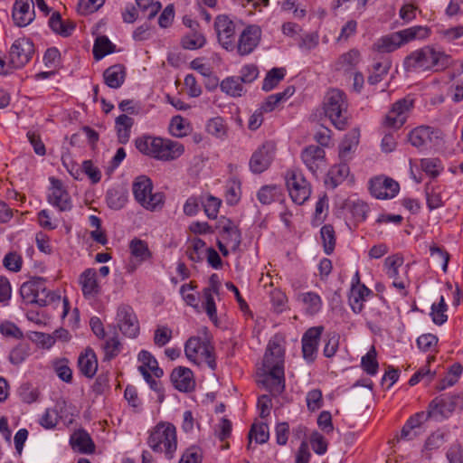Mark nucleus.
<instances>
[{
    "mask_svg": "<svg viewBox=\"0 0 463 463\" xmlns=\"http://www.w3.org/2000/svg\"><path fill=\"white\" fill-rule=\"evenodd\" d=\"M450 63L449 55L431 46H424L411 52L403 61L407 71H443Z\"/></svg>",
    "mask_w": 463,
    "mask_h": 463,
    "instance_id": "f257e3e1",
    "label": "nucleus"
},
{
    "mask_svg": "<svg viewBox=\"0 0 463 463\" xmlns=\"http://www.w3.org/2000/svg\"><path fill=\"white\" fill-rule=\"evenodd\" d=\"M136 147L140 153L160 161L175 160L184 152V146L177 141L151 136L137 138Z\"/></svg>",
    "mask_w": 463,
    "mask_h": 463,
    "instance_id": "f03ea898",
    "label": "nucleus"
},
{
    "mask_svg": "<svg viewBox=\"0 0 463 463\" xmlns=\"http://www.w3.org/2000/svg\"><path fill=\"white\" fill-rule=\"evenodd\" d=\"M147 444L154 452L164 453L166 458H173L177 449L175 427L171 423H158L151 430Z\"/></svg>",
    "mask_w": 463,
    "mask_h": 463,
    "instance_id": "7ed1b4c3",
    "label": "nucleus"
},
{
    "mask_svg": "<svg viewBox=\"0 0 463 463\" xmlns=\"http://www.w3.org/2000/svg\"><path fill=\"white\" fill-rule=\"evenodd\" d=\"M324 110L326 116L337 129L343 130L346 128L348 101L344 91L338 89L328 90L324 99Z\"/></svg>",
    "mask_w": 463,
    "mask_h": 463,
    "instance_id": "20e7f679",
    "label": "nucleus"
},
{
    "mask_svg": "<svg viewBox=\"0 0 463 463\" xmlns=\"http://www.w3.org/2000/svg\"><path fill=\"white\" fill-rule=\"evenodd\" d=\"M463 409V396L459 393H444L435 397L428 406V416L436 421L449 419L457 410Z\"/></svg>",
    "mask_w": 463,
    "mask_h": 463,
    "instance_id": "39448f33",
    "label": "nucleus"
},
{
    "mask_svg": "<svg viewBox=\"0 0 463 463\" xmlns=\"http://www.w3.org/2000/svg\"><path fill=\"white\" fill-rule=\"evenodd\" d=\"M153 184L146 175L135 178L132 184V192L136 201L145 209L155 211L164 203L165 196L162 193H152Z\"/></svg>",
    "mask_w": 463,
    "mask_h": 463,
    "instance_id": "423d86ee",
    "label": "nucleus"
},
{
    "mask_svg": "<svg viewBox=\"0 0 463 463\" xmlns=\"http://www.w3.org/2000/svg\"><path fill=\"white\" fill-rule=\"evenodd\" d=\"M20 294L24 302L41 307L48 305L56 298L54 293L47 290L46 281L41 277H34L24 282L20 288Z\"/></svg>",
    "mask_w": 463,
    "mask_h": 463,
    "instance_id": "0eeeda50",
    "label": "nucleus"
},
{
    "mask_svg": "<svg viewBox=\"0 0 463 463\" xmlns=\"http://www.w3.org/2000/svg\"><path fill=\"white\" fill-rule=\"evenodd\" d=\"M184 353L191 362L196 364L205 363L213 371L216 369L213 346L208 340L199 336L190 337L185 343Z\"/></svg>",
    "mask_w": 463,
    "mask_h": 463,
    "instance_id": "6e6552de",
    "label": "nucleus"
},
{
    "mask_svg": "<svg viewBox=\"0 0 463 463\" xmlns=\"http://www.w3.org/2000/svg\"><path fill=\"white\" fill-rule=\"evenodd\" d=\"M285 181L289 196L295 203L301 205L309 198L311 186L300 170H288Z\"/></svg>",
    "mask_w": 463,
    "mask_h": 463,
    "instance_id": "1a4fd4ad",
    "label": "nucleus"
},
{
    "mask_svg": "<svg viewBox=\"0 0 463 463\" xmlns=\"http://www.w3.org/2000/svg\"><path fill=\"white\" fill-rule=\"evenodd\" d=\"M414 99L405 97L394 102L383 119V126L398 129L406 122L412 108Z\"/></svg>",
    "mask_w": 463,
    "mask_h": 463,
    "instance_id": "9d476101",
    "label": "nucleus"
},
{
    "mask_svg": "<svg viewBox=\"0 0 463 463\" xmlns=\"http://www.w3.org/2000/svg\"><path fill=\"white\" fill-rule=\"evenodd\" d=\"M384 265L386 274L392 279V286L400 291L402 297L407 296L406 288L409 286V280L406 277L407 270L402 268V257L399 255L389 256L385 259Z\"/></svg>",
    "mask_w": 463,
    "mask_h": 463,
    "instance_id": "9b49d317",
    "label": "nucleus"
},
{
    "mask_svg": "<svg viewBox=\"0 0 463 463\" xmlns=\"http://www.w3.org/2000/svg\"><path fill=\"white\" fill-rule=\"evenodd\" d=\"M117 326L128 337L135 338L139 334V322L133 310L128 305H121L117 311Z\"/></svg>",
    "mask_w": 463,
    "mask_h": 463,
    "instance_id": "f8f14e48",
    "label": "nucleus"
},
{
    "mask_svg": "<svg viewBox=\"0 0 463 463\" xmlns=\"http://www.w3.org/2000/svg\"><path fill=\"white\" fill-rule=\"evenodd\" d=\"M272 367L273 370H263V372L259 374L257 382L273 396H277L282 393L285 389L284 369H280L278 365H272Z\"/></svg>",
    "mask_w": 463,
    "mask_h": 463,
    "instance_id": "ddd939ff",
    "label": "nucleus"
},
{
    "mask_svg": "<svg viewBox=\"0 0 463 463\" xmlns=\"http://www.w3.org/2000/svg\"><path fill=\"white\" fill-rule=\"evenodd\" d=\"M410 143L418 148L437 146L441 138V133L430 127L420 126L409 133Z\"/></svg>",
    "mask_w": 463,
    "mask_h": 463,
    "instance_id": "4468645a",
    "label": "nucleus"
},
{
    "mask_svg": "<svg viewBox=\"0 0 463 463\" xmlns=\"http://www.w3.org/2000/svg\"><path fill=\"white\" fill-rule=\"evenodd\" d=\"M214 27L221 45L227 51H232L235 47L233 22L227 15L221 14L216 17Z\"/></svg>",
    "mask_w": 463,
    "mask_h": 463,
    "instance_id": "2eb2a0df",
    "label": "nucleus"
},
{
    "mask_svg": "<svg viewBox=\"0 0 463 463\" xmlns=\"http://www.w3.org/2000/svg\"><path fill=\"white\" fill-rule=\"evenodd\" d=\"M34 52L33 43L28 38H19L14 41L10 49V61L15 68L25 65Z\"/></svg>",
    "mask_w": 463,
    "mask_h": 463,
    "instance_id": "dca6fc26",
    "label": "nucleus"
},
{
    "mask_svg": "<svg viewBox=\"0 0 463 463\" xmlns=\"http://www.w3.org/2000/svg\"><path fill=\"white\" fill-rule=\"evenodd\" d=\"M221 240L230 248V250L236 251L241 241V234L237 225L230 219L222 217L219 219L217 227Z\"/></svg>",
    "mask_w": 463,
    "mask_h": 463,
    "instance_id": "f3484780",
    "label": "nucleus"
},
{
    "mask_svg": "<svg viewBox=\"0 0 463 463\" xmlns=\"http://www.w3.org/2000/svg\"><path fill=\"white\" fill-rule=\"evenodd\" d=\"M399 184L392 178L377 176L370 181V192L377 199L393 198L399 192Z\"/></svg>",
    "mask_w": 463,
    "mask_h": 463,
    "instance_id": "a211bd4d",
    "label": "nucleus"
},
{
    "mask_svg": "<svg viewBox=\"0 0 463 463\" xmlns=\"http://www.w3.org/2000/svg\"><path fill=\"white\" fill-rule=\"evenodd\" d=\"M260 37L261 30L259 26H247L240 35L237 44L238 53L241 56L251 53L260 43Z\"/></svg>",
    "mask_w": 463,
    "mask_h": 463,
    "instance_id": "6ab92c4d",
    "label": "nucleus"
},
{
    "mask_svg": "<svg viewBox=\"0 0 463 463\" xmlns=\"http://www.w3.org/2000/svg\"><path fill=\"white\" fill-rule=\"evenodd\" d=\"M12 18L18 27L29 25L35 18L34 4L33 0H15Z\"/></svg>",
    "mask_w": 463,
    "mask_h": 463,
    "instance_id": "aec40b11",
    "label": "nucleus"
},
{
    "mask_svg": "<svg viewBox=\"0 0 463 463\" xmlns=\"http://www.w3.org/2000/svg\"><path fill=\"white\" fill-rule=\"evenodd\" d=\"M274 154V146L271 143H264L251 156L250 168L255 174H260L268 169Z\"/></svg>",
    "mask_w": 463,
    "mask_h": 463,
    "instance_id": "412c9836",
    "label": "nucleus"
},
{
    "mask_svg": "<svg viewBox=\"0 0 463 463\" xmlns=\"http://www.w3.org/2000/svg\"><path fill=\"white\" fill-rule=\"evenodd\" d=\"M323 329V326L310 327L302 336L303 358L308 363H312L316 359L317 346Z\"/></svg>",
    "mask_w": 463,
    "mask_h": 463,
    "instance_id": "4be33fe9",
    "label": "nucleus"
},
{
    "mask_svg": "<svg viewBox=\"0 0 463 463\" xmlns=\"http://www.w3.org/2000/svg\"><path fill=\"white\" fill-rule=\"evenodd\" d=\"M52 186L48 195V202L61 212H68L72 208L69 193L63 188L61 181L52 179Z\"/></svg>",
    "mask_w": 463,
    "mask_h": 463,
    "instance_id": "5701e85b",
    "label": "nucleus"
},
{
    "mask_svg": "<svg viewBox=\"0 0 463 463\" xmlns=\"http://www.w3.org/2000/svg\"><path fill=\"white\" fill-rule=\"evenodd\" d=\"M301 159L307 169L316 174L319 168L325 165L326 153L322 147L311 145L303 149Z\"/></svg>",
    "mask_w": 463,
    "mask_h": 463,
    "instance_id": "b1692460",
    "label": "nucleus"
},
{
    "mask_svg": "<svg viewBox=\"0 0 463 463\" xmlns=\"http://www.w3.org/2000/svg\"><path fill=\"white\" fill-rule=\"evenodd\" d=\"M79 284L80 285L83 297L87 299L96 298L100 292L95 269H86L79 277Z\"/></svg>",
    "mask_w": 463,
    "mask_h": 463,
    "instance_id": "393cba45",
    "label": "nucleus"
},
{
    "mask_svg": "<svg viewBox=\"0 0 463 463\" xmlns=\"http://www.w3.org/2000/svg\"><path fill=\"white\" fill-rule=\"evenodd\" d=\"M284 349L276 341H269L263 358V370H273L272 365L284 369Z\"/></svg>",
    "mask_w": 463,
    "mask_h": 463,
    "instance_id": "a878e982",
    "label": "nucleus"
},
{
    "mask_svg": "<svg viewBox=\"0 0 463 463\" xmlns=\"http://www.w3.org/2000/svg\"><path fill=\"white\" fill-rule=\"evenodd\" d=\"M171 381L175 389L180 392H189L195 385L193 372L189 368L182 366L173 370Z\"/></svg>",
    "mask_w": 463,
    "mask_h": 463,
    "instance_id": "bb28decb",
    "label": "nucleus"
},
{
    "mask_svg": "<svg viewBox=\"0 0 463 463\" xmlns=\"http://www.w3.org/2000/svg\"><path fill=\"white\" fill-rule=\"evenodd\" d=\"M103 78L107 86L118 89L125 81L126 69L121 64L112 65L104 71Z\"/></svg>",
    "mask_w": 463,
    "mask_h": 463,
    "instance_id": "cd10ccee",
    "label": "nucleus"
},
{
    "mask_svg": "<svg viewBox=\"0 0 463 463\" xmlns=\"http://www.w3.org/2000/svg\"><path fill=\"white\" fill-rule=\"evenodd\" d=\"M80 371L88 378H92L98 370V360L94 351L87 348L78 359Z\"/></svg>",
    "mask_w": 463,
    "mask_h": 463,
    "instance_id": "c85d7f7f",
    "label": "nucleus"
},
{
    "mask_svg": "<svg viewBox=\"0 0 463 463\" xmlns=\"http://www.w3.org/2000/svg\"><path fill=\"white\" fill-rule=\"evenodd\" d=\"M297 300L303 305L306 313L308 315H316L321 310L322 299L316 292L308 291L298 293L297 295Z\"/></svg>",
    "mask_w": 463,
    "mask_h": 463,
    "instance_id": "c756f323",
    "label": "nucleus"
},
{
    "mask_svg": "<svg viewBox=\"0 0 463 463\" xmlns=\"http://www.w3.org/2000/svg\"><path fill=\"white\" fill-rule=\"evenodd\" d=\"M48 24L53 33L62 37L70 36L75 29V24L69 20H62L59 12L52 14Z\"/></svg>",
    "mask_w": 463,
    "mask_h": 463,
    "instance_id": "7c9ffc66",
    "label": "nucleus"
},
{
    "mask_svg": "<svg viewBox=\"0 0 463 463\" xmlns=\"http://www.w3.org/2000/svg\"><path fill=\"white\" fill-rule=\"evenodd\" d=\"M372 294V291L364 285H353L349 296V304L352 310L358 314L364 308L363 302L365 298Z\"/></svg>",
    "mask_w": 463,
    "mask_h": 463,
    "instance_id": "2f4dec72",
    "label": "nucleus"
},
{
    "mask_svg": "<svg viewBox=\"0 0 463 463\" xmlns=\"http://www.w3.org/2000/svg\"><path fill=\"white\" fill-rule=\"evenodd\" d=\"M359 142V132L356 129L348 133L339 146V158L341 161H348L354 152Z\"/></svg>",
    "mask_w": 463,
    "mask_h": 463,
    "instance_id": "473e14b6",
    "label": "nucleus"
},
{
    "mask_svg": "<svg viewBox=\"0 0 463 463\" xmlns=\"http://www.w3.org/2000/svg\"><path fill=\"white\" fill-rule=\"evenodd\" d=\"M361 54L357 49H351L339 56L335 63L336 71H351L360 61Z\"/></svg>",
    "mask_w": 463,
    "mask_h": 463,
    "instance_id": "72a5a7b5",
    "label": "nucleus"
},
{
    "mask_svg": "<svg viewBox=\"0 0 463 463\" xmlns=\"http://www.w3.org/2000/svg\"><path fill=\"white\" fill-rule=\"evenodd\" d=\"M106 201L109 208L113 210H120L128 202L127 189L118 186L108 190Z\"/></svg>",
    "mask_w": 463,
    "mask_h": 463,
    "instance_id": "f704fd0d",
    "label": "nucleus"
},
{
    "mask_svg": "<svg viewBox=\"0 0 463 463\" xmlns=\"http://www.w3.org/2000/svg\"><path fill=\"white\" fill-rule=\"evenodd\" d=\"M71 444L80 453H92L95 448L90 435L85 431L75 432L71 438Z\"/></svg>",
    "mask_w": 463,
    "mask_h": 463,
    "instance_id": "c9c22d12",
    "label": "nucleus"
},
{
    "mask_svg": "<svg viewBox=\"0 0 463 463\" xmlns=\"http://www.w3.org/2000/svg\"><path fill=\"white\" fill-rule=\"evenodd\" d=\"M430 31L428 27L417 25L398 31L396 33L402 45L415 39H425L430 35Z\"/></svg>",
    "mask_w": 463,
    "mask_h": 463,
    "instance_id": "e433bc0d",
    "label": "nucleus"
},
{
    "mask_svg": "<svg viewBox=\"0 0 463 463\" xmlns=\"http://www.w3.org/2000/svg\"><path fill=\"white\" fill-rule=\"evenodd\" d=\"M138 361L142 364L139 367H145V370L155 377L160 378L163 375V370L158 366L157 361L148 351L142 350L138 354Z\"/></svg>",
    "mask_w": 463,
    "mask_h": 463,
    "instance_id": "4c0bfd02",
    "label": "nucleus"
},
{
    "mask_svg": "<svg viewBox=\"0 0 463 463\" xmlns=\"http://www.w3.org/2000/svg\"><path fill=\"white\" fill-rule=\"evenodd\" d=\"M220 88L222 92L233 98L241 97L244 93L242 81L239 77H227L221 82Z\"/></svg>",
    "mask_w": 463,
    "mask_h": 463,
    "instance_id": "58836bf2",
    "label": "nucleus"
},
{
    "mask_svg": "<svg viewBox=\"0 0 463 463\" xmlns=\"http://www.w3.org/2000/svg\"><path fill=\"white\" fill-rule=\"evenodd\" d=\"M347 161H341L339 164L331 167L328 172L329 184L335 188L339 184L345 181L349 175V166Z\"/></svg>",
    "mask_w": 463,
    "mask_h": 463,
    "instance_id": "ea45409f",
    "label": "nucleus"
},
{
    "mask_svg": "<svg viewBox=\"0 0 463 463\" xmlns=\"http://www.w3.org/2000/svg\"><path fill=\"white\" fill-rule=\"evenodd\" d=\"M281 196V188L276 184L263 185L258 192L257 197L260 203L270 204Z\"/></svg>",
    "mask_w": 463,
    "mask_h": 463,
    "instance_id": "a19ab883",
    "label": "nucleus"
},
{
    "mask_svg": "<svg viewBox=\"0 0 463 463\" xmlns=\"http://www.w3.org/2000/svg\"><path fill=\"white\" fill-rule=\"evenodd\" d=\"M401 46L402 43L397 33L383 36L374 43V48L380 52H392Z\"/></svg>",
    "mask_w": 463,
    "mask_h": 463,
    "instance_id": "79ce46f5",
    "label": "nucleus"
},
{
    "mask_svg": "<svg viewBox=\"0 0 463 463\" xmlns=\"http://www.w3.org/2000/svg\"><path fill=\"white\" fill-rule=\"evenodd\" d=\"M115 47L107 36L97 37L92 51L94 58L97 61L101 60L106 55L114 52Z\"/></svg>",
    "mask_w": 463,
    "mask_h": 463,
    "instance_id": "37998d69",
    "label": "nucleus"
},
{
    "mask_svg": "<svg viewBox=\"0 0 463 463\" xmlns=\"http://www.w3.org/2000/svg\"><path fill=\"white\" fill-rule=\"evenodd\" d=\"M129 250L131 255L140 262L145 261L151 257V252L147 243L138 238H135L129 242Z\"/></svg>",
    "mask_w": 463,
    "mask_h": 463,
    "instance_id": "c03bdc74",
    "label": "nucleus"
},
{
    "mask_svg": "<svg viewBox=\"0 0 463 463\" xmlns=\"http://www.w3.org/2000/svg\"><path fill=\"white\" fill-rule=\"evenodd\" d=\"M269 437V427L266 423L252 424L248 435V449L250 448L252 439H254L256 443L263 444L268 441Z\"/></svg>",
    "mask_w": 463,
    "mask_h": 463,
    "instance_id": "a18cd8bd",
    "label": "nucleus"
},
{
    "mask_svg": "<svg viewBox=\"0 0 463 463\" xmlns=\"http://www.w3.org/2000/svg\"><path fill=\"white\" fill-rule=\"evenodd\" d=\"M320 236L326 255H330L335 246V234L334 227L330 224L324 225L320 230Z\"/></svg>",
    "mask_w": 463,
    "mask_h": 463,
    "instance_id": "49530a36",
    "label": "nucleus"
},
{
    "mask_svg": "<svg viewBox=\"0 0 463 463\" xmlns=\"http://www.w3.org/2000/svg\"><path fill=\"white\" fill-rule=\"evenodd\" d=\"M138 10L148 20L153 19L160 11L161 4L155 0H136Z\"/></svg>",
    "mask_w": 463,
    "mask_h": 463,
    "instance_id": "de8ad7c7",
    "label": "nucleus"
},
{
    "mask_svg": "<svg viewBox=\"0 0 463 463\" xmlns=\"http://www.w3.org/2000/svg\"><path fill=\"white\" fill-rule=\"evenodd\" d=\"M170 133L176 137L186 136L190 131V124L181 116L172 118L169 125Z\"/></svg>",
    "mask_w": 463,
    "mask_h": 463,
    "instance_id": "09e8293b",
    "label": "nucleus"
},
{
    "mask_svg": "<svg viewBox=\"0 0 463 463\" xmlns=\"http://www.w3.org/2000/svg\"><path fill=\"white\" fill-rule=\"evenodd\" d=\"M284 77H285V70L284 69L273 68L267 73V75L263 80L262 90L265 91H269V90H273L279 83V81L284 79Z\"/></svg>",
    "mask_w": 463,
    "mask_h": 463,
    "instance_id": "8fccbe9b",
    "label": "nucleus"
},
{
    "mask_svg": "<svg viewBox=\"0 0 463 463\" xmlns=\"http://www.w3.org/2000/svg\"><path fill=\"white\" fill-rule=\"evenodd\" d=\"M30 354V345L27 343H20L13 348L9 354V361L14 364L19 365L25 361Z\"/></svg>",
    "mask_w": 463,
    "mask_h": 463,
    "instance_id": "3c124183",
    "label": "nucleus"
},
{
    "mask_svg": "<svg viewBox=\"0 0 463 463\" xmlns=\"http://www.w3.org/2000/svg\"><path fill=\"white\" fill-rule=\"evenodd\" d=\"M376 355L375 348L372 346L367 354L362 357V367L369 375H374L378 371L379 364L376 360Z\"/></svg>",
    "mask_w": 463,
    "mask_h": 463,
    "instance_id": "603ef678",
    "label": "nucleus"
},
{
    "mask_svg": "<svg viewBox=\"0 0 463 463\" xmlns=\"http://www.w3.org/2000/svg\"><path fill=\"white\" fill-rule=\"evenodd\" d=\"M446 311H447V305L445 303V299L443 297H440L439 302L438 304L434 303L431 306L430 316H431L432 321L436 325H439V326L444 324L448 319Z\"/></svg>",
    "mask_w": 463,
    "mask_h": 463,
    "instance_id": "864d4df0",
    "label": "nucleus"
},
{
    "mask_svg": "<svg viewBox=\"0 0 463 463\" xmlns=\"http://www.w3.org/2000/svg\"><path fill=\"white\" fill-rule=\"evenodd\" d=\"M435 371H431L428 365L420 368L409 380V384L414 386L420 382L429 384L434 379Z\"/></svg>",
    "mask_w": 463,
    "mask_h": 463,
    "instance_id": "5fc2aeb1",
    "label": "nucleus"
},
{
    "mask_svg": "<svg viewBox=\"0 0 463 463\" xmlns=\"http://www.w3.org/2000/svg\"><path fill=\"white\" fill-rule=\"evenodd\" d=\"M391 67V63L388 61L376 62L373 65V71L368 77V82L372 85H375L380 82L383 77L388 73Z\"/></svg>",
    "mask_w": 463,
    "mask_h": 463,
    "instance_id": "6e6d98bb",
    "label": "nucleus"
},
{
    "mask_svg": "<svg viewBox=\"0 0 463 463\" xmlns=\"http://www.w3.org/2000/svg\"><path fill=\"white\" fill-rule=\"evenodd\" d=\"M205 247V242L199 239H194L191 245L186 250L188 258L194 262H199L203 260V251Z\"/></svg>",
    "mask_w": 463,
    "mask_h": 463,
    "instance_id": "4d7b16f0",
    "label": "nucleus"
},
{
    "mask_svg": "<svg viewBox=\"0 0 463 463\" xmlns=\"http://www.w3.org/2000/svg\"><path fill=\"white\" fill-rule=\"evenodd\" d=\"M104 359L111 360L115 358L121 351V344L118 337L109 338L103 345Z\"/></svg>",
    "mask_w": 463,
    "mask_h": 463,
    "instance_id": "13d9d810",
    "label": "nucleus"
},
{
    "mask_svg": "<svg viewBox=\"0 0 463 463\" xmlns=\"http://www.w3.org/2000/svg\"><path fill=\"white\" fill-rule=\"evenodd\" d=\"M421 169L431 177H436L442 170L440 160L438 158H424L420 161Z\"/></svg>",
    "mask_w": 463,
    "mask_h": 463,
    "instance_id": "bf43d9fd",
    "label": "nucleus"
},
{
    "mask_svg": "<svg viewBox=\"0 0 463 463\" xmlns=\"http://www.w3.org/2000/svg\"><path fill=\"white\" fill-rule=\"evenodd\" d=\"M207 132L216 137H222L226 134V127L220 117L210 119L206 126Z\"/></svg>",
    "mask_w": 463,
    "mask_h": 463,
    "instance_id": "052dcab7",
    "label": "nucleus"
},
{
    "mask_svg": "<svg viewBox=\"0 0 463 463\" xmlns=\"http://www.w3.org/2000/svg\"><path fill=\"white\" fill-rule=\"evenodd\" d=\"M181 43L184 49L195 50L203 46L205 39L202 34H188L183 37Z\"/></svg>",
    "mask_w": 463,
    "mask_h": 463,
    "instance_id": "680f3d73",
    "label": "nucleus"
},
{
    "mask_svg": "<svg viewBox=\"0 0 463 463\" xmlns=\"http://www.w3.org/2000/svg\"><path fill=\"white\" fill-rule=\"evenodd\" d=\"M172 338V330L165 326H158L154 334V343L162 347L165 345Z\"/></svg>",
    "mask_w": 463,
    "mask_h": 463,
    "instance_id": "e2e57ef3",
    "label": "nucleus"
},
{
    "mask_svg": "<svg viewBox=\"0 0 463 463\" xmlns=\"http://www.w3.org/2000/svg\"><path fill=\"white\" fill-rule=\"evenodd\" d=\"M319 43V36L317 33H309L301 37L298 43L300 49L309 52L317 47Z\"/></svg>",
    "mask_w": 463,
    "mask_h": 463,
    "instance_id": "0e129e2a",
    "label": "nucleus"
},
{
    "mask_svg": "<svg viewBox=\"0 0 463 463\" xmlns=\"http://www.w3.org/2000/svg\"><path fill=\"white\" fill-rule=\"evenodd\" d=\"M0 333L6 336L15 339H21L24 337V334L21 329L12 322H4L0 325Z\"/></svg>",
    "mask_w": 463,
    "mask_h": 463,
    "instance_id": "69168bd1",
    "label": "nucleus"
},
{
    "mask_svg": "<svg viewBox=\"0 0 463 463\" xmlns=\"http://www.w3.org/2000/svg\"><path fill=\"white\" fill-rule=\"evenodd\" d=\"M259 75V70L257 66L253 64H248L241 68L240 71L239 79L242 83H251L254 81Z\"/></svg>",
    "mask_w": 463,
    "mask_h": 463,
    "instance_id": "338daca9",
    "label": "nucleus"
},
{
    "mask_svg": "<svg viewBox=\"0 0 463 463\" xmlns=\"http://www.w3.org/2000/svg\"><path fill=\"white\" fill-rule=\"evenodd\" d=\"M221 200L214 197L209 196L206 202L203 204L205 214L210 219H216L219 212V208L221 206Z\"/></svg>",
    "mask_w": 463,
    "mask_h": 463,
    "instance_id": "774afa93",
    "label": "nucleus"
}]
</instances>
